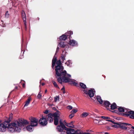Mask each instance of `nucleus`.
<instances>
[{
  "label": "nucleus",
  "mask_w": 134,
  "mask_h": 134,
  "mask_svg": "<svg viewBox=\"0 0 134 134\" xmlns=\"http://www.w3.org/2000/svg\"><path fill=\"white\" fill-rule=\"evenodd\" d=\"M62 74H63L57 78L58 82L61 84H62V82H69L70 84H73L74 81L70 78L71 77V75L67 74L66 71H65Z\"/></svg>",
  "instance_id": "nucleus-1"
},
{
  "label": "nucleus",
  "mask_w": 134,
  "mask_h": 134,
  "mask_svg": "<svg viewBox=\"0 0 134 134\" xmlns=\"http://www.w3.org/2000/svg\"><path fill=\"white\" fill-rule=\"evenodd\" d=\"M56 63L57 65L55 66V75L56 78H57L58 77H59L61 76L63 74L62 73L66 71L63 70L64 67L62 65V63L60 59L57 61Z\"/></svg>",
  "instance_id": "nucleus-2"
},
{
  "label": "nucleus",
  "mask_w": 134,
  "mask_h": 134,
  "mask_svg": "<svg viewBox=\"0 0 134 134\" xmlns=\"http://www.w3.org/2000/svg\"><path fill=\"white\" fill-rule=\"evenodd\" d=\"M19 121H16L11 124H8L7 128H8V131L11 132H13L15 131L19 132L21 130V129L19 127Z\"/></svg>",
  "instance_id": "nucleus-3"
},
{
  "label": "nucleus",
  "mask_w": 134,
  "mask_h": 134,
  "mask_svg": "<svg viewBox=\"0 0 134 134\" xmlns=\"http://www.w3.org/2000/svg\"><path fill=\"white\" fill-rule=\"evenodd\" d=\"M59 125L61 126L63 130V129H64L65 130L67 131V132L68 134H76L78 130H75L74 129L68 128L66 127L63 124L62 125Z\"/></svg>",
  "instance_id": "nucleus-4"
},
{
  "label": "nucleus",
  "mask_w": 134,
  "mask_h": 134,
  "mask_svg": "<svg viewBox=\"0 0 134 134\" xmlns=\"http://www.w3.org/2000/svg\"><path fill=\"white\" fill-rule=\"evenodd\" d=\"M60 111L57 110L56 112L53 113L54 118V124L55 125H57L58 124L59 118L60 115Z\"/></svg>",
  "instance_id": "nucleus-5"
},
{
  "label": "nucleus",
  "mask_w": 134,
  "mask_h": 134,
  "mask_svg": "<svg viewBox=\"0 0 134 134\" xmlns=\"http://www.w3.org/2000/svg\"><path fill=\"white\" fill-rule=\"evenodd\" d=\"M30 120L29 123L30 125L33 126H36L37 125L38 120L36 118L34 117H31L29 118Z\"/></svg>",
  "instance_id": "nucleus-6"
},
{
  "label": "nucleus",
  "mask_w": 134,
  "mask_h": 134,
  "mask_svg": "<svg viewBox=\"0 0 134 134\" xmlns=\"http://www.w3.org/2000/svg\"><path fill=\"white\" fill-rule=\"evenodd\" d=\"M53 113H49L47 115H45L44 118L49 122H52L53 121Z\"/></svg>",
  "instance_id": "nucleus-7"
},
{
  "label": "nucleus",
  "mask_w": 134,
  "mask_h": 134,
  "mask_svg": "<svg viewBox=\"0 0 134 134\" xmlns=\"http://www.w3.org/2000/svg\"><path fill=\"white\" fill-rule=\"evenodd\" d=\"M8 124V122L5 121L3 123H0V131L2 132L5 131L7 127Z\"/></svg>",
  "instance_id": "nucleus-8"
},
{
  "label": "nucleus",
  "mask_w": 134,
  "mask_h": 134,
  "mask_svg": "<svg viewBox=\"0 0 134 134\" xmlns=\"http://www.w3.org/2000/svg\"><path fill=\"white\" fill-rule=\"evenodd\" d=\"M39 122L40 124L44 126L46 125L47 123V120L43 116L40 119L39 121Z\"/></svg>",
  "instance_id": "nucleus-9"
},
{
  "label": "nucleus",
  "mask_w": 134,
  "mask_h": 134,
  "mask_svg": "<svg viewBox=\"0 0 134 134\" xmlns=\"http://www.w3.org/2000/svg\"><path fill=\"white\" fill-rule=\"evenodd\" d=\"M21 17L23 20V21L25 28H26V15L25 12L24 10H22L21 12Z\"/></svg>",
  "instance_id": "nucleus-10"
},
{
  "label": "nucleus",
  "mask_w": 134,
  "mask_h": 134,
  "mask_svg": "<svg viewBox=\"0 0 134 134\" xmlns=\"http://www.w3.org/2000/svg\"><path fill=\"white\" fill-rule=\"evenodd\" d=\"M19 122L20 124V125L19 126V127L24 126V125H27L29 123V122L23 119H21L19 120Z\"/></svg>",
  "instance_id": "nucleus-11"
},
{
  "label": "nucleus",
  "mask_w": 134,
  "mask_h": 134,
  "mask_svg": "<svg viewBox=\"0 0 134 134\" xmlns=\"http://www.w3.org/2000/svg\"><path fill=\"white\" fill-rule=\"evenodd\" d=\"M70 33H69V31L66 33L65 34L60 36L59 39L60 40H65L66 38L69 36Z\"/></svg>",
  "instance_id": "nucleus-12"
},
{
  "label": "nucleus",
  "mask_w": 134,
  "mask_h": 134,
  "mask_svg": "<svg viewBox=\"0 0 134 134\" xmlns=\"http://www.w3.org/2000/svg\"><path fill=\"white\" fill-rule=\"evenodd\" d=\"M120 124L121 125V126H119V127L121 129L123 130L127 129V127L126 126H127V125L130 126L131 125L130 124L120 122Z\"/></svg>",
  "instance_id": "nucleus-13"
},
{
  "label": "nucleus",
  "mask_w": 134,
  "mask_h": 134,
  "mask_svg": "<svg viewBox=\"0 0 134 134\" xmlns=\"http://www.w3.org/2000/svg\"><path fill=\"white\" fill-rule=\"evenodd\" d=\"M94 92H95L94 88H91L88 91V95L90 97H92L94 96Z\"/></svg>",
  "instance_id": "nucleus-14"
},
{
  "label": "nucleus",
  "mask_w": 134,
  "mask_h": 134,
  "mask_svg": "<svg viewBox=\"0 0 134 134\" xmlns=\"http://www.w3.org/2000/svg\"><path fill=\"white\" fill-rule=\"evenodd\" d=\"M66 51H63L62 52V54L61 55V59L62 60V62L63 63L64 60H65V57H66Z\"/></svg>",
  "instance_id": "nucleus-15"
},
{
  "label": "nucleus",
  "mask_w": 134,
  "mask_h": 134,
  "mask_svg": "<svg viewBox=\"0 0 134 134\" xmlns=\"http://www.w3.org/2000/svg\"><path fill=\"white\" fill-rule=\"evenodd\" d=\"M130 111H133L132 110L128 111L126 109H124V112L125 113H123V115L127 117L129 116H130V115H132V114H130L129 113V112Z\"/></svg>",
  "instance_id": "nucleus-16"
},
{
  "label": "nucleus",
  "mask_w": 134,
  "mask_h": 134,
  "mask_svg": "<svg viewBox=\"0 0 134 134\" xmlns=\"http://www.w3.org/2000/svg\"><path fill=\"white\" fill-rule=\"evenodd\" d=\"M69 44L72 46H75L77 44V43L74 40H70L69 41Z\"/></svg>",
  "instance_id": "nucleus-17"
},
{
  "label": "nucleus",
  "mask_w": 134,
  "mask_h": 134,
  "mask_svg": "<svg viewBox=\"0 0 134 134\" xmlns=\"http://www.w3.org/2000/svg\"><path fill=\"white\" fill-rule=\"evenodd\" d=\"M103 104L104 106L106 108L109 107V105H111L110 102L108 100H104Z\"/></svg>",
  "instance_id": "nucleus-18"
},
{
  "label": "nucleus",
  "mask_w": 134,
  "mask_h": 134,
  "mask_svg": "<svg viewBox=\"0 0 134 134\" xmlns=\"http://www.w3.org/2000/svg\"><path fill=\"white\" fill-rule=\"evenodd\" d=\"M64 123L65 124V125L71 128H74V126L72 124L70 123H66L65 121H64Z\"/></svg>",
  "instance_id": "nucleus-19"
},
{
  "label": "nucleus",
  "mask_w": 134,
  "mask_h": 134,
  "mask_svg": "<svg viewBox=\"0 0 134 134\" xmlns=\"http://www.w3.org/2000/svg\"><path fill=\"white\" fill-rule=\"evenodd\" d=\"M33 126L31 125H28L26 127L27 130L30 132H31L33 131L32 127H33Z\"/></svg>",
  "instance_id": "nucleus-20"
},
{
  "label": "nucleus",
  "mask_w": 134,
  "mask_h": 134,
  "mask_svg": "<svg viewBox=\"0 0 134 134\" xmlns=\"http://www.w3.org/2000/svg\"><path fill=\"white\" fill-rule=\"evenodd\" d=\"M31 100V98L30 97H29L28 99L26 101L24 107L27 106L30 103V100Z\"/></svg>",
  "instance_id": "nucleus-21"
},
{
  "label": "nucleus",
  "mask_w": 134,
  "mask_h": 134,
  "mask_svg": "<svg viewBox=\"0 0 134 134\" xmlns=\"http://www.w3.org/2000/svg\"><path fill=\"white\" fill-rule=\"evenodd\" d=\"M97 101L99 102L100 104H102L103 103V101L101 99V97L99 96H97L96 97Z\"/></svg>",
  "instance_id": "nucleus-22"
},
{
  "label": "nucleus",
  "mask_w": 134,
  "mask_h": 134,
  "mask_svg": "<svg viewBox=\"0 0 134 134\" xmlns=\"http://www.w3.org/2000/svg\"><path fill=\"white\" fill-rule=\"evenodd\" d=\"M57 61V59L53 58L52 61V67L53 69Z\"/></svg>",
  "instance_id": "nucleus-23"
},
{
  "label": "nucleus",
  "mask_w": 134,
  "mask_h": 134,
  "mask_svg": "<svg viewBox=\"0 0 134 134\" xmlns=\"http://www.w3.org/2000/svg\"><path fill=\"white\" fill-rule=\"evenodd\" d=\"M79 85L80 86V87L82 88L85 89L87 88L86 85L83 83L80 82Z\"/></svg>",
  "instance_id": "nucleus-24"
},
{
  "label": "nucleus",
  "mask_w": 134,
  "mask_h": 134,
  "mask_svg": "<svg viewBox=\"0 0 134 134\" xmlns=\"http://www.w3.org/2000/svg\"><path fill=\"white\" fill-rule=\"evenodd\" d=\"M111 109L112 110H114L117 107V105L116 103H113L110 105Z\"/></svg>",
  "instance_id": "nucleus-25"
},
{
  "label": "nucleus",
  "mask_w": 134,
  "mask_h": 134,
  "mask_svg": "<svg viewBox=\"0 0 134 134\" xmlns=\"http://www.w3.org/2000/svg\"><path fill=\"white\" fill-rule=\"evenodd\" d=\"M13 116V114L11 113L9 115V118L7 121H5L6 122H8V124H9L11 120L12 119Z\"/></svg>",
  "instance_id": "nucleus-26"
},
{
  "label": "nucleus",
  "mask_w": 134,
  "mask_h": 134,
  "mask_svg": "<svg viewBox=\"0 0 134 134\" xmlns=\"http://www.w3.org/2000/svg\"><path fill=\"white\" fill-rule=\"evenodd\" d=\"M77 132V133L76 134H92L86 132H83L82 131L80 130H78Z\"/></svg>",
  "instance_id": "nucleus-27"
},
{
  "label": "nucleus",
  "mask_w": 134,
  "mask_h": 134,
  "mask_svg": "<svg viewBox=\"0 0 134 134\" xmlns=\"http://www.w3.org/2000/svg\"><path fill=\"white\" fill-rule=\"evenodd\" d=\"M114 124V125H112V127L115 128L119 127V126H121V125L120 124V122L119 123L115 122Z\"/></svg>",
  "instance_id": "nucleus-28"
},
{
  "label": "nucleus",
  "mask_w": 134,
  "mask_h": 134,
  "mask_svg": "<svg viewBox=\"0 0 134 134\" xmlns=\"http://www.w3.org/2000/svg\"><path fill=\"white\" fill-rule=\"evenodd\" d=\"M88 115V114L86 112H83L81 115V117L82 118H85Z\"/></svg>",
  "instance_id": "nucleus-29"
},
{
  "label": "nucleus",
  "mask_w": 134,
  "mask_h": 134,
  "mask_svg": "<svg viewBox=\"0 0 134 134\" xmlns=\"http://www.w3.org/2000/svg\"><path fill=\"white\" fill-rule=\"evenodd\" d=\"M59 46L61 47L64 48V47L65 45L64 42L63 41H60L59 43Z\"/></svg>",
  "instance_id": "nucleus-30"
},
{
  "label": "nucleus",
  "mask_w": 134,
  "mask_h": 134,
  "mask_svg": "<svg viewBox=\"0 0 134 134\" xmlns=\"http://www.w3.org/2000/svg\"><path fill=\"white\" fill-rule=\"evenodd\" d=\"M57 130L58 131V132H61L62 131H63V129H62V128L61 127V126L60 125H58L57 127V128H56Z\"/></svg>",
  "instance_id": "nucleus-31"
},
{
  "label": "nucleus",
  "mask_w": 134,
  "mask_h": 134,
  "mask_svg": "<svg viewBox=\"0 0 134 134\" xmlns=\"http://www.w3.org/2000/svg\"><path fill=\"white\" fill-rule=\"evenodd\" d=\"M129 113L130 114H132V115H130V118L131 119H134V111H130Z\"/></svg>",
  "instance_id": "nucleus-32"
},
{
  "label": "nucleus",
  "mask_w": 134,
  "mask_h": 134,
  "mask_svg": "<svg viewBox=\"0 0 134 134\" xmlns=\"http://www.w3.org/2000/svg\"><path fill=\"white\" fill-rule=\"evenodd\" d=\"M52 82L54 87H56V88H58L59 89V87L55 81H52Z\"/></svg>",
  "instance_id": "nucleus-33"
},
{
  "label": "nucleus",
  "mask_w": 134,
  "mask_h": 134,
  "mask_svg": "<svg viewBox=\"0 0 134 134\" xmlns=\"http://www.w3.org/2000/svg\"><path fill=\"white\" fill-rule=\"evenodd\" d=\"M118 110L119 112H124V109L121 107H120L118 108Z\"/></svg>",
  "instance_id": "nucleus-34"
},
{
  "label": "nucleus",
  "mask_w": 134,
  "mask_h": 134,
  "mask_svg": "<svg viewBox=\"0 0 134 134\" xmlns=\"http://www.w3.org/2000/svg\"><path fill=\"white\" fill-rule=\"evenodd\" d=\"M71 62V61L70 60H68L66 63H65V64H66L67 66H68L70 65V64Z\"/></svg>",
  "instance_id": "nucleus-35"
},
{
  "label": "nucleus",
  "mask_w": 134,
  "mask_h": 134,
  "mask_svg": "<svg viewBox=\"0 0 134 134\" xmlns=\"http://www.w3.org/2000/svg\"><path fill=\"white\" fill-rule=\"evenodd\" d=\"M69 33H70V35H69V36L67 37V38H69V39H70V38H71V35L73 34V32L72 31H69Z\"/></svg>",
  "instance_id": "nucleus-36"
},
{
  "label": "nucleus",
  "mask_w": 134,
  "mask_h": 134,
  "mask_svg": "<svg viewBox=\"0 0 134 134\" xmlns=\"http://www.w3.org/2000/svg\"><path fill=\"white\" fill-rule=\"evenodd\" d=\"M9 14L8 13V11H6V13H5V17L6 18H8V17H9Z\"/></svg>",
  "instance_id": "nucleus-37"
},
{
  "label": "nucleus",
  "mask_w": 134,
  "mask_h": 134,
  "mask_svg": "<svg viewBox=\"0 0 134 134\" xmlns=\"http://www.w3.org/2000/svg\"><path fill=\"white\" fill-rule=\"evenodd\" d=\"M100 118L102 119H108L109 120L110 119V118L108 117H107V116H101L100 117Z\"/></svg>",
  "instance_id": "nucleus-38"
},
{
  "label": "nucleus",
  "mask_w": 134,
  "mask_h": 134,
  "mask_svg": "<svg viewBox=\"0 0 134 134\" xmlns=\"http://www.w3.org/2000/svg\"><path fill=\"white\" fill-rule=\"evenodd\" d=\"M74 113H71L69 116V117L70 119H71L74 116Z\"/></svg>",
  "instance_id": "nucleus-39"
},
{
  "label": "nucleus",
  "mask_w": 134,
  "mask_h": 134,
  "mask_svg": "<svg viewBox=\"0 0 134 134\" xmlns=\"http://www.w3.org/2000/svg\"><path fill=\"white\" fill-rule=\"evenodd\" d=\"M73 85L74 86H76L77 87H79V85L78 84L77 82H75L74 81V82H73Z\"/></svg>",
  "instance_id": "nucleus-40"
},
{
  "label": "nucleus",
  "mask_w": 134,
  "mask_h": 134,
  "mask_svg": "<svg viewBox=\"0 0 134 134\" xmlns=\"http://www.w3.org/2000/svg\"><path fill=\"white\" fill-rule=\"evenodd\" d=\"M61 134H68L67 132V131H62L61 132Z\"/></svg>",
  "instance_id": "nucleus-41"
},
{
  "label": "nucleus",
  "mask_w": 134,
  "mask_h": 134,
  "mask_svg": "<svg viewBox=\"0 0 134 134\" xmlns=\"http://www.w3.org/2000/svg\"><path fill=\"white\" fill-rule=\"evenodd\" d=\"M77 111V110L75 109H73L71 111V113H76Z\"/></svg>",
  "instance_id": "nucleus-42"
},
{
  "label": "nucleus",
  "mask_w": 134,
  "mask_h": 134,
  "mask_svg": "<svg viewBox=\"0 0 134 134\" xmlns=\"http://www.w3.org/2000/svg\"><path fill=\"white\" fill-rule=\"evenodd\" d=\"M83 92L86 94H88V92L87 91V89L86 90H83Z\"/></svg>",
  "instance_id": "nucleus-43"
},
{
  "label": "nucleus",
  "mask_w": 134,
  "mask_h": 134,
  "mask_svg": "<svg viewBox=\"0 0 134 134\" xmlns=\"http://www.w3.org/2000/svg\"><path fill=\"white\" fill-rule=\"evenodd\" d=\"M40 93L38 94L37 96V97L39 99L41 98L42 96L40 94Z\"/></svg>",
  "instance_id": "nucleus-44"
},
{
  "label": "nucleus",
  "mask_w": 134,
  "mask_h": 134,
  "mask_svg": "<svg viewBox=\"0 0 134 134\" xmlns=\"http://www.w3.org/2000/svg\"><path fill=\"white\" fill-rule=\"evenodd\" d=\"M67 108L69 110H71L72 108V107L71 105H69L67 107Z\"/></svg>",
  "instance_id": "nucleus-45"
},
{
  "label": "nucleus",
  "mask_w": 134,
  "mask_h": 134,
  "mask_svg": "<svg viewBox=\"0 0 134 134\" xmlns=\"http://www.w3.org/2000/svg\"><path fill=\"white\" fill-rule=\"evenodd\" d=\"M59 97L57 96H56L54 98V100L55 101H56L57 100H59Z\"/></svg>",
  "instance_id": "nucleus-46"
},
{
  "label": "nucleus",
  "mask_w": 134,
  "mask_h": 134,
  "mask_svg": "<svg viewBox=\"0 0 134 134\" xmlns=\"http://www.w3.org/2000/svg\"><path fill=\"white\" fill-rule=\"evenodd\" d=\"M94 123L97 124V123L99 122V121L98 120L96 119H95L94 120Z\"/></svg>",
  "instance_id": "nucleus-47"
},
{
  "label": "nucleus",
  "mask_w": 134,
  "mask_h": 134,
  "mask_svg": "<svg viewBox=\"0 0 134 134\" xmlns=\"http://www.w3.org/2000/svg\"><path fill=\"white\" fill-rule=\"evenodd\" d=\"M106 121H108L114 124L115 123L113 121L110 120H106Z\"/></svg>",
  "instance_id": "nucleus-48"
},
{
  "label": "nucleus",
  "mask_w": 134,
  "mask_h": 134,
  "mask_svg": "<svg viewBox=\"0 0 134 134\" xmlns=\"http://www.w3.org/2000/svg\"><path fill=\"white\" fill-rule=\"evenodd\" d=\"M23 82H25V81H23ZM22 86L24 88H25V83H22Z\"/></svg>",
  "instance_id": "nucleus-49"
},
{
  "label": "nucleus",
  "mask_w": 134,
  "mask_h": 134,
  "mask_svg": "<svg viewBox=\"0 0 134 134\" xmlns=\"http://www.w3.org/2000/svg\"><path fill=\"white\" fill-rule=\"evenodd\" d=\"M49 110H45L44 112V113L45 114H47L48 113Z\"/></svg>",
  "instance_id": "nucleus-50"
},
{
  "label": "nucleus",
  "mask_w": 134,
  "mask_h": 134,
  "mask_svg": "<svg viewBox=\"0 0 134 134\" xmlns=\"http://www.w3.org/2000/svg\"><path fill=\"white\" fill-rule=\"evenodd\" d=\"M59 123L60 124V125H62L63 124L62 121L61 120H60L59 121Z\"/></svg>",
  "instance_id": "nucleus-51"
},
{
  "label": "nucleus",
  "mask_w": 134,
  "mask_h": 134,
  "mask_svg": "<svg viewBox=\"0 0 134 134\" xmlns=\"http://www.w3.org/2000/svg\"><path fill=\"white\" fill-rule=\"evenodd\" d=\"M59 47H57V48L56 52H58V51L59 50Z\"/></svg>",
  "instance_id": "nucleus-52"
},
{
  "label": "nucleus",
  "mask_w": 134,
  "mask_h": 134,
  "mask_svg": "<svg viewBox=\"0 0 134 134\" xmlns=\"http://www.w3.org/2000/svg\"><path fill=\"white\" fill-rule=\"evenodd\" d=\"M130 131L132 132L133 134H134V130H130Z\"/></svg>",
  "instance_id": "nucleus-53"
},
{
  "label": "nucleus",
  "mask_w": 134,
  "mask_h": 134,
  "mask_svg": "<svg viewBox=\"0 0 134 134\" xmlns=\"http://www.w3.org/2000/svg\"><path fill=\"white\" fill-rule=\"evenodd\" d=\"M61 90L62 91L65 90V88L64 86L61 89Z\"/></svg>",
  "instance_id": "nucleus-54"
},
{
  "label": "nucleus",
  "mask_w": 134,
  "mask_h": 134,
  "mask_svg": "<svg viewBox=\"0 0 134 134\" xmlns=\"http://www.w3.org/2000/svg\"><path fill=\"white\" fill-rule=\"evenodd\" d=\"M118 111H117L116 110H114L113 111V112L114 113H117V112Z\"/></svg>",
  "instance_id": "nucleus-55"
},
{
  "label": "nucleus",
  "mask_w": 134,
  "mask_h": 134,
  "mask_svg": "<svg viewBox=\"0 0 134 134\" xmlns=\"http://www.w3.org/2000/svg\"><path fill=\"white\" fill-rule=\"evenodd\" d=\"M52 109L53 110H56V108L55 107H53L52 108Z\"/></svg>",
  "instance_id": "nucleus-56"
},
{
  "label": "nucleus",
  "mask_w": 134,
  "mask_h": 134,
  "mask_svg": "<svg viewBox=\"0 0 134 134\" xmlns=\"http://www.w3.org/2000/svg\"><path fill=\"white\" fill-rule=\"evenodd\" d=\"M75 122V121H71L70 122V123L71 124H73Z\"/></svg>",
  "instance_id": "nucleus-57"
},
{
  "label": "nucleus",
  "mask_w": 134,
  "mask_h": 134,
  "mask_svg": "<svg viewBox=\"0 0 134 134\" xmlns=\"http://www.w3.org/2000/svg\"><path fill=\"white\" fill-rule=\"evenodd\" d=\"M63 94H64L65 93V90H63Z\"/></svg>",
  "instance_id": "nucleus-58"
},
{
  "label": "nucleus",
  "mask_w": 134,
  "mask_h": 134,
  "mask_svg": "<svg viewBox=\"0 0 134 134\" xmlns=\"http://www.w3.org/2000/svg\"><path fill=\"white\" fill-rule=\"evenodd\" d=\"M45 85V83H42L41 84V85L42 86H43V85Z\"/></svg>",
  "instance_id": "nucleus-59"
},
{
  "label": "nucleus",
  "mask_w": 134,
  "mask_h": 134,
  "mask_svg": "<svg viewBox=\"0 0 134 134\" xmlns=\"http://www.w3.org/2000/svg\"><path fill=\"white\" fill-rule=\"evenodd\" d=\"M18 87L17 86H16L15 87V89H18Z\"/></svg>",
  "instance_id": "nucleus-60"
},
{
  "label": "nucleus",
  "mask_w": 134,
  "mask_h": 134,
  "mask_svg": "<svg viewBox=\"0 0 134 134\" xmlns=\"http://www.w3.org/2000/svg\"><path fill=\"white\" fill-rule=\"evenodd\" d=\"M47 90H46L45 91V93H46L47 92Z\"/></svg>",
  "instance_id": "nucleus-61"
},
{
  "label": "nucleus",
  "mask_w": 134,
  "mask_h": 134,
  "mask_svg": "<svg viewBox=\"0 0 134 134\" xmlns=\"http://www.w3.org/2000/svg\"><path fill=\"white\" fill-rule=\"evenodd\" d=\"M53 58H55V59H57V58L55 56H54Z\"/></svg>",
  "instance_id": "nucleus-62"
},
{
  "label": "nucleus",
  "mask_w": 134,
  "mask_h": 134,
  "mask_svg": "<svg viewBox=\"0 0 134 134\" xmlns=\"http://www.w3.org/2000/svg\"><path fill=\"white\" fill-rule=\"evenodd\" d=\"M131 127L132 128V129H134V127L133 126H132Z\"/></svg>",
  "instance_id": "nucleus-63"
},
{
  "label": "nucleus",
  "mask_w": 134,
  "mask_h": 134,
  "mask_svg": "<svg viewBox=\"0 0 134 134\" xmlns=\"http://www.w3.org/2000/svg\"><path fill=\"white\" fill-rule=\"evenodd\" d=\"M105 134H110L108 132H105Z\"/></svg>",
  "instance_id": "nucleus-64"
}]
</instances>
